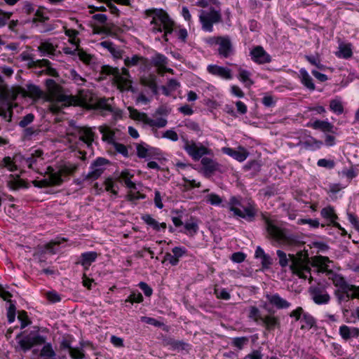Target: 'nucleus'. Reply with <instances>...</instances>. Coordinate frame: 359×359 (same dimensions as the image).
<instances>
[{
    "label": "nucleus",
    "instance_id": "9b49d317",
    "mask_svg": "<svg viewBox=\"0 0 359 359\" xmlns=\"http://www.w3.org/2000/svg\"><path fill=\"white\" fill-rule=\"evenodd\" d=\"M210 46H218V53L222 58H228L233 53V46L229 36H210L205 39Z\"/></svg>",
    "mask_w": 359,
    "mask_h": 359
},
{
    "label": "nucleus",
    "instance_id": "de8ad7c7",
    "mask_svg": "<svg viewBox=\"0 0 359 359\" xmlns=\"http://www.w3.org/2000/svg\"><path fill=\"white\" fill-rule=\"evenodd\" d=\"M27 93L29 96L39 98L42 95V91L37 86L29 84L27 85Z\"/></svg>",
    "mask_w": 359,
    "mask_h": 359
},
{
    "label": "nucleus",
    "instance_id": "2f4dec72",
    "mask_svg": "<svg viewBox=\"0 0 359 359\" xmlns=\"http://www.w3.org/2000/svg\"><path fill=\"white\" fill-rule=\"evenodd\" d=\"M167 123V120L162 117L153 119L148 116L145 122V124L152 128V130H156V128H164L166 126Z\"/></svg>",
    "mask_w": 359,
    "mask_h": 359
},
{
    "label": "nucleus",
    "instance_id": "7c9ffc66",
    "mask_svg": "<svg viewBox=\"0 0 359 359\" xmlns=\"http://www.w3.org/2000/svg\"><path fill=\"white\" fill-rule=\"evenodd\" d=\"M353 55L351 45L350 43H340L339 45V50L336 53V55L340 58L348 59Z\"/></svg>",
    "mask_w": 359,
    "mask_h": 359
},
{
    "label": "nucleus",
    "instance_id": "a878e982",
    "mask_svg": "<svg viewBox=\"0 0 359 359\" xmlns=\"http://www.w3.org/2000/svg\"><path fill=\"white\" fill-rule=\"evenodd\" d=\"M301 144L306 149L315 151L319 149L323 146V143L320 140H318L311 136L306 137L302 142Z\"/></svg>",
    "mask_w": 359,
    "mask_h": 359
},
{
    "label": "nucleus",
    "instance_id": "338daca9",
    "mask_svg": "<svg viewBox=\"0 0 359 359\" xmlns=\"http://www.w3.org/2000/svg\"><path fill=\"white\" fill-rule=\"evenodd\" d=\"M34 116L32 114H28L20 121L19 126L25 128L34 121Z\"/></svg>",
    "mask_w": 359,
    "mask_h": 359
},
{
    "label": "nucleus",
    "instance_id": "49530a36",
    "mask_svg": "<svg viewBox=\"0 0 359 359\" xmlns=\"http://www.w3.org/2000/svg\"><path fill=\"white\" fill-rule=\"evenodd\" d=\"M196 5L197 6L208 9L211 7H216L219 6V2L217 0H198Z\"/></svg>",
    "mask_w": 359,
    "mask_h": 359
},
{
    "label": "nucleus",
    "instance_id": "473e14b6",
    "mask_svg": "<svg viewBox=\"0 0 359 359\" xmlns=\"http://www.w3.org/2000/svg\"><path fill=\"white\" fill-rule=\"evenodd\" d=\"M261 322L268 330H273L275 327L280 324L279 320L277 317L270 315H266L262 317Z\"/></svg>",
    "mask_w": 359,
    "mask_h": 359
},
{
    "label": "nucleus",
    "instance_id": "c756f323",
    "mask_svg": "<svg viewBox=\"0 0 359 359\" xmlns=\"http://www.w3.org/2000/svg\"><path fill=\"white\" fill-rule=\"evenodd\" d=\"M299 78L302 83L310 90H315V85L313 82V79L309 74L307 71L302 68L299 70Z\"/></svg>",
    "mask_w": 359,
    "mask_h": 359
},
{
    "label": "nucleus",
    "instance_id": "4468645a",
    "mask_svg": "<svg viewBox=\"0 0 359 359\" xmlns=\"http://www.w3.org/2000/svg\"><path fill=\"white\" fill-rule=\"evenodd\" d=\"M309 292L312 300L318 305L327 304L330 301V295L323 285L318 284L311 286Z\"/></svg>",
    "mask_w": 359,
    "mask_h": 359
},
{
    "label": "nucleus",
    "instance_id": "6ab92c4d",
    "mask_svg": "<svg viewBox=\"0 0 359 359\" xmlns=\"http://www.w3.org/2000/svg\"><path fill=\"white\" fill-rule=\"evenodd\" d=\"M224 154L233 157L239 162L244 161L248 156V151L243 147H239L238 150L229 147H224L222 149Z\"/></svg>",
    "mask_w": 359,
    "mask_h": 359
},
{
    "label": "nucleus",
    "instance_id": "7ed1b4c3",
    "mask_svg": "<svg viewBox=\"0 0 359 359\" xmlns=\"http://www.w3.org/2000/svg\"><path fill=\"white\" fill-rule=\"evenodd\" d=\"M276 254L279 259V264L282 267L287 266L290 261V269L292 272L300 278L305 280L308 278L309 283H311V269L309 266L307 258H303L302 252L299 253V257L290 254V259L287 257L286 253L280 250H278Z\"/></svg>",
    "mask_w": 359,
    "mask_h": 359
},
{
    "label": "nucleus",
    "instance_id": "c9c22d12",
    "mask_svg": "<svg viewBox=\"0 0 359 359\" xmlns=\"http://www.w3.org/2000/svg\"><path fill=\"white\" fill-rule=\"evenodd\" d=\"M301 323H302L301 325L302 330H310L315 326L316 323L315 318L308 312L305 313L302 318Z\"/></svg>",
    "mask_w": 359,
    "mask_h": 359
},
{
    "label": "nucleus",
    "instance_id": "5fc2aeb1",
    "mask_svg": "<svg viewBox=\"0 0 359 359\" xmlns=\"http://www.w3.org/2000/svg\"><path fill=\"white\" fill-rule=\"evenodd\" d=\"M206 201L212 205H219L222 203V198L219 195L213 193L206 196Z\"/></svg>",
    "mask_w": 359,
    "mask_h": 359
},
{
    "label": "nucleus",
    "instance_id": "ea45409f",
    "mask_svg": "<svg viewBox=\"0 0 359 359\" xmlns=\"http://www.w3.org/2000/svg\"><path fill=\"white\" fill-rule=\"evenodd\" d=\"M305 58L311 65L316 67L318 69L320 70H325L326 69V67L320 62V59L318 55H306Z\"/></svg>",
    "mask_w": 359,
    "mask_h": 359
},
{
    "label": "nucleus",
    "instance_id": "052dcab7",
    "mask_svg": "<svg viewBox=\"0 0 359 359\" xmlns=\"http://www.w3.org/2000/svg\"><path fill=\"white\" fill-rule=\"evenodd\" d=\"M141 321L147 324L154 325L156 327H161L163 325V323L157 320L156 319L147 316L141 317Z\"/></svg>",
    "mask_w": 359,
    "mask_h": 359
},
{
    "label": "nucleus",
    "instance_id": "a18cd8bd",
    "mask_svg": "<svg viewBox=\"0 0 359 359\" xmlns=\"http://www.w3.org/2000/svg\"><path fill=\"white\" fill-rule=\"evenodd\" d=\"M77 55L81 61L86 65H90L93 60V56L86 53L83 49L79 48Z\"/></svg>",
    "mask_w": 359,
    "mask_h": 359
},
{
    "label": "nucleus",
    "instance_id": "aec40b11",
    "mask_svg": "<svg viewBox=\"0 0 359 359\" xmlns=\"http://www.w3.org/2000/svg\"><path fill=\"white\" fill-rule=\"evenodd\" d=\"M267 300L272 306L278 309H286L291 306V304L286 299L282 298L278 294H267Z\"/></svg>",
    "mask_w": 359,
    "mask_h": 359
},
{
    "label": "nucleus",
    "instance_id": "c85d7f7f",
    "mask_svg": "<svg viewBox=\"0 0 359 359\" xmlns=\"http://www.w3.org/2000/svg\"><path fill=\"white\" fill-rule=\"evenodd\" d=\"M77 130L79 140L88 144V146H90L93 141L94 136L91 129L88 128H79Z\"/></svg>",
    "mask_w": 359,
    "mask_h": 359
},
{
    "label": "nucleus",
    "instance_id": "09e8293b",
    "mask_svg": "<svg viewBox=\"0 0 359 359\" xmlns=\"http://www.w3.org/2000/svg\"><path fill=\"white\" fill-rule=\"evenodd\" d=\"M143 301V297L142 294L137 291L132 292L131 294L125 300V303L129 302L133 303H141Z\"/></svg>",
    "mask_w": 359,
    "mask_h": 359
},
{
    "label": "nucleus",
    "instance_id": "13d9d810",
    "mask_svg": "<svg viewBox=\"0 0 359 359\" xmlns=\"http://www.w3.org/2000/svg\"><path fill=\"white\" fill-rule=\"evenodd\" d=\"M215 294L218 299L228 300L231 296L229 292L224 288H215Z\"/></svg>",
    "mask_w": 359,
    "mask_h": 359
},
{
    "label": "nucleus",
    "instance_id": "f8f14e48",
    "mask_svg": "<svg viewBox=\"0 0 359 359\" xmlns=\"http://www.w3.org/2000/svg\"><path fill=\"white\" fill-rule=\"evenodd\" d=\"M181 140L183 142V149L194 161H198L203 156L210 154L209 149L201 144H196L184 136L181 137Z\"/></svg>",
    "mask_w": 359,
    "mask_h": 359
},
{
    "label": "nucleus",
    "instance_id": "3c124183",
    "mask_svg": "<svg viewBox=\"0 0 359 359\" xmlns=\"http://www.w3.org/2000/svg\"><path fill=\"white\" fill-rule=\"evenodd\" d=\"M142 83L143 85L149 88L154 93H157V84L154 77L142 79Z\"/></svg>",
    "mask_w": 359,
    "mask_h": 359
},
{
    "label": "nucleus",
    "instance_id": "680f3d73",
    "mask_svg": "<svg viewBox=\"0 0 359 359\" xmlns=\"http://www.w3.org/2000/svg\"><path fill=\"white\" fill-rule=\"evenodd\" d=\"M69 353L73 359H83L85 357L83 351L78 348H71Z\"/></svg>",
    "mask_w": 359,
    "mask_h": 359
},
{
    "label": "nucleus",
    "instance_id": "5701e85b",
    "mask_svg": "<svg viewBox=\"0 0 359 359\" xmlns=\"http://www.w3.org/2000/svg\"><path fill=\"white\" fill-rule=\"evenodd\" d=\"M309 126L313 128L315 130H320L322 132L324 133H334V126L331 123L328 122L327 121H320V120H316L313 121V123H309Z\"/></svg>",
    "mask_w": 359,
    "mask_h": 359
},
{
    "label": "nucleus",
    "instance_id": "cd10ccee",
    "mask_svg": "<svg viewBox=\"0 0 359 359\" xmlns=\"http://www.w3.org/2000/svg\"><path fill=\"white\" fill-rule=\"evenodd\" d=\"M36 62L39 67L45 68L43 71L45 72L46 74L53 77L59 76L57 71L53 67V65L48 60H39Z\"/></svg>",
    "mask_w": 359,
    "mask_h": 359
},
{
    "label": "nucleus",
    "instance_id": "4c0bfd02",
    "mask_svg": "<svg viewBox=\"0 0 359 359\" xmlns=\"http://www.w3.org/2000/svg\"><path fill=\"white\" fill-rule=\"evenodd\" d=\"M330 109L337 115L344 113V106L339 98H335L330 101Z\"/></svg>",
    "mask_w": 359,
    "mask_h": 359
},
{
    "label": "nucleus",
    "instance_id": "e2e57ef3",
    "mask_svg": "<svg viewBox=\"0 0 359 359\" xmlns=\"http://www.w3.org/2000/svg\"><path fill=\"white\" fill-rule=\"evenodd\" d=\"M184 228L189 233H193V235L198 231V223L194 221L193 222H187L184 224Z\"/></svg>",
    "mask_w": 359,
    "mask_h": 359
},
{
    "label": "nucleus",
    "instance_id": "864d4df0",
    "mask_svg": "<svg viewBox=\"0 0 359 359\" xmlns=\"http://www.w3.org/2000/svg\"><path fill=\"white\" fill-rule=\"evenodd\" d=\"M263 316H261L260 311L258 308L251 306L250 309L249 318L252 319L255 322L259 323L261 322Z\"/></svg>",
    "mask_w": 359,
    "mask_h": 359
},
{
    "label": "nucleus",
    "instance_id": "4d7b16f0",
    "mask_svg": "<svg viewBox=\"0 0 359 359\" xmlns=\"http://www.w3.org/2000/svg\"><path fill=\"white\" fill-rule=\"evenodd\" d=\"M248 341L249 339L247 337H236L233 339L232 344L238 349H242L244 346L248 343Z\"/></svg>",
    "mask_w": 359,
    "mask_h": 359
},
{
    "label": "nucleus",
    "instance_id": "f03ea898",
    "mask_svg": "<svg viewBox=\"0 0 359 359\" xmlns=\"http://www.w3.org/2000/svg\"><path fill=\"white\" fill-rule=\"evenodd\" d=\"M18 341V348L23 351L27 352L34 346L44 344L41 351V355L52 358L55 355V353L50 343H46V337L41 334L39 332H31L29 334L22 336V333H20L16 336Z\"/></svg>",
    "mask_w": 359,
    "mask_h": 359
},
{
    "label": "nucleus",
    "instance_id": "a211bd4d",
    "mask_svg": "<svg viewBox=\"0 0 359 359\" xmlns=\"http://www.w3.org/2000/svg\"><path fill=\"white\" fill-rule=\"evenodd\" d=\"M252 59L257 63L264 64L271 62V56L262 46H257L250 52Z\"/></svg>",
    "mask_w": 359,
    "mask_h": 359
},
{
    "label": "nucleus",
    "instance_id": "e433bc0d",
    "mask_svg": "<svg viewBox=\"0 0 359 359\" xmlns=\"http://www.w3.org/2000/svg\"><path fill=\"white\" fill-rule=\"evenodd\" d=\"M133 176L128 170H124L121 172L119 177L128 189H136V184L130 180Z\"/></svg>",
    "mask_w": 359,
    "mask_h": 359
},
{
    "label": "nucleus",
    "instance_id": "0eeeda50",
    "mask_svg": "<svg viewBox=\"0 0 359 359\" xmlns=\"http://www.w3.org/2000/svg\"><path fill=\"white\" fill-rule=\"evenodd\" d=\"M101 72L113 76V82L120 90H130L132 88L130 75L126 67L119 69L118 67L104 65L102 67Z\"/></svg>",
    "mask_w": 359,
    "mask_h": 359
},
{
    "label": "nucleus",
    "instance_id": "bb28decb",
    "mask_svg": "<svg viewBox=\"0 0 359 359\" xmlns=\"http://www.w3.org/2000/svg\"><path fill=\"white\" fill-rule=\"evenodd\" d=\"M141 219L150 227H151L154 230L158 231L162 229L163 231L166 229L167 226L165 222L159 223L154 218H153L150 215L146 214L143 215Z\"/></svg>",
    "mask_w": 359,
    "mask_h": 359
},
{
    "label": "nucleus",
    "instance_id": "58836bf2",
    "mask_svg": "<svg viewBox=\"0 0 359 359\" xmlns=\"http://www.w3.org/2000/svg\"><path fill=\"white\" fill-rule=\"evenodd\" d=\"M128 109L129 111L130 118L135 120L142 121L144 123H145L146 119L148 117L147 114L144 112H140L138 110L131 107H129Z\"/></svg>",
    "mask_w": 359,
    "mask_h": 359
},
{
    "label": "nucleus",
    "instance_id": "f257e3e1",
    "mask_svg": "<svg viewBox=\"0 0 359 359\" xmlns=\"http://www.w3.org/2000/svg\"><path fill=\"white\" fill-rule=\"evenodd\" d=\"M331 261L327 257L316 256L312 258V266L317 268V272L325 273L337 287L334 294L339 304L348 302L350 299H359V286L348 283L341 275L329 269Z\"/></svg>",
    "mask_w": 359,
    "mask_h": 359
},
{
    "label": "nucleus",
    "instance_id": "bf43d9fd",
    "mask_svg": "<svg viewBox=\"0 0 359 359\" xmlns=\"http://www.w3.org/2000/svg\"><path fill=\"white\" fill-rule=\"evenodd\" d=\"M100 133L102 134V140L109 142H111L114 139V133L108 128H100Z\"/></svg>",
    "mask_w": 359,
    "mask_h": 359
},
{
    "label": "nucleus",
    "instance_id": "a19ab883",
    "mask_svg": "<svg viewBox=\"0 0 359 359\" xmlns=\"http://www.w3.org/2000/svg\"><path fill=\"white\" fill-rule=\"evenodd\" d=\"M320 214L323 217L330 220L331 222L337 218V216L334 213V210L332 207L328 206L322 209Z\"/></svg>",
    "mask_w": 359,
    "mask_h": 359
},
{
    "label": "nucleus",
    "instance_id": "6e6d98bb",
    "mask_svg": "<svg viewBox=\"0 0 359 359\" xmlns=\"http://www.w3.org/2000/svg\"><path fill=\"white\" fill-rule=\"evenodd\" d=\"M65 239L64 238H55V240L49 242L48 243L46 244L45 249L48 251H49L52 254H55L56 252L54 250V246L60 245L62 242H64Z\"/></svg>",
    "mask_w": 359,
    "mask_h": 359
},
{
    "label": "nucleus",
    "instance_id": "37998d69",
    "mask_svg": "<svg viewBox=\"0 0 359 359\" xmlns=\"http://www.w3.org/2000/svg\"><path fill=\"white\" fill-rule=\"evenodd\" d=\"M39 50L43 55H54L55 48L49 42H43L39 46Z\"/></svg>",
    "mask_w": 359,
    "mask_h": 359
},
{
    "label": "nucleus",
    "instance_id": "423d86ee",
    "mask_svg": "<svg viewBox=\"0 0 359 359\" xmlns=\"http://www.w3.org/2000/svg\"><path fill=\"white\" fill-rule=\"evenodd\" d=\"M46 86L53 103L50 105V109L54 113L59 112L62 106L71 104V97L64 95L61 92L60 87L53 79L46 81Z\"/></svg>",
    "mask_w": 359,
    "mask_h": 359
},
{
    "label": "nucleus",
    "instance_id": "412c9836",
    "mask_svg": "<svg viewBox=\"0 0 359 359\" xmlns=\"http://www.w3.org/2000/svg\"><path fill=\"white\" fill-rule=\"evenodd\" d=\"M164 346H170V348L173 351H183L187 350L189 348V344L183 341L175 340L172 337H165L163 339Z\"/></svg>",
    "mask_w": 359,
    "mask_h": 359
},
{
    "label": "nucleus",
    "instance_id": "603ef678",
    "mask_svg": "<svg viewBox=\"0 0 359 359\" xmlns=\"http://www.w3.org/2000/svg\"><path fill=\"white\" fill-rule=\"evenodd\" d=\"M305 313L302 307L298 306L290 313L289 316L294 318L295 321L302 320Z\"/></svg>",
    "mask_w": 359,
    "mask_h": 359
},
{
    "label": "nucleus",
    "instance_id": "f3484780",
    "mask_svg": "<svg viewBox=\"0 0 359 359\" xmlns=\"http://www.w3.org/2000/svg\"><path fill=\"white\" fill-rule=\"evenodd\" d=\"M151 62L157 67L158 73L163 74L165 72L173 73V70L168 68V59L161 53H156L151 58Z\"/></svg>",
    "mask_w": 359,
    "mask_h": 359
},
{
    "label": "nucleus",
    "instance_id": "b1692460",
    "mask_svg": "<svg viewBox=\"0 0 359 359\" xmlns=\"http://www.w3.org/2000/svg\"><path fill=\"white\" fill-rule=\"evenodd\" d=\"M97 257V253L96 252H83L80 256V259L77 262L82 265L85 269H88V267L94 262Z\"/></svg>",
    "mask_w": 359,
    "mask_h": 359
},
{
    "label": "nucleus",
    "instance_id": "c03bdc74",
    "mask_svg": "<svg viewBox=\"0 0 359 359\" xmlns=\"http://www.w3.org/2000/svg\"><path fill=\"white\" fill-rule=\"evenodd\" d=\"M0 167L6 168L11 172H13L17 170V166L15 162L9 156L4 157L2 159V161L0 162Z\"/></svg>",
    "mask_w": 359,
    "mask_h": 359
},
{
    "label": "nucleus",
    "instance_id": "72a5a7b5",
    "mask_svg": "<svg viewBox=\"0 0 359 359\" xmlns=\"http://www.w3.org/2000/svg\"><path fill=\"white\" fill-rule=\"evenodd\" d=\"M201 164L205 172L208 173H212L218 168V164L210 158H203L201 159Z\"/></svg>",
    "mask_w": 359,
    "mask_h": 359
},
{
    "label": "nucleus",
    "instance_id": "8fccbe9b",
    "mask_svg": "<svg viewBox=\"0 0 359 359\" xmlns=\"http://www.w3.org/2000/svg\"><path fill=\"white\" fill-rule=\"evenodd\" d=\"M141 57L138 55H134L132 57H126L124 59V65L127 67H132L135 66H137L140 63V60H141Z\"/></svg>",
    "mask_w": 359,
    "mask_h": 359
},
{
    "label": "nucleus",
    "instance_id": "0e129e2a",
    "mask_svg": "<svg viewBox=\"0 0 359 359\" xmlns=\"http://www.w3.org/2000/svg\"><path fill=\"white\" fill-rule=\"evenodd\" d=\"M18 320L20 321V328L23 329L29 324V320L25 311H21L18 316Z\"/></svg>",
    "mask_w": 359,
    "mask_h": 359
},
{
    "label": "nucleus",
    "instance_id": "1a4fd4ad",
    "mask_svg": "<svg viewBox=\"0 0 359 359\" xmlns=\"http://www.w3.org/2000/svg\"><path fill=\"white\" fill-rule=\"evenodd\" d=\"M262 219L264 220L266 229L268 233L279 245H287L291 243L292 239L287 235L285 231L277 225L276 220L262 215Z\"/></svg>",
    "mask_w": 359,
    "mask_h": 359
},
{
    "label": "nucleus",
    "instance_id": "ddd939ff",
    "mask_svg": "<svg viewBox=\"0 0 359 359\" xmlns=\"http://www.w3.org/2000/svg\"><path fill=\"white\" fill-rule=\"evenodd\" d=\"M81 103L86 107L100 109L107 111H113L112 107L108 103L109 100L106 98L97 99L89 92L81 95Z\"/></svg>",
    "mask_w": 359,
    "mask_h": 359
},
{
    "label": "nucleus",
    "instance_id": "20e7f679",
    "mask_svg": "<svg viewBox=\"0 0 359 359\" xmlns=\"http://www.w3.org/2000/svg\"><path fill=\"white\" fill-rule=\"evenodd\" d=\"M145 14L147 17L151 18V31L154 34L163 32V39L168 41L167 36L172 32L174 27V22L168 14L163 9L158 8L148 9L145 11Z\"/></svg>",
    "mask_w": 359,
    "mask_h": 359
},
{
    "label": "nucleus",
    "instance_id": "6e6552de",
    "mask_svg": "<svg viewBox=\"0 0 359 359\" xmlns=\"http://www.w3.org/2000/svg\"><path fill=\"white\" fill-rule=\"evenodd\" d=\"M230 211L233 212L235 216L243 218L248 222H252L257 214V209L254 204H249L243 207L241 200L239 197L232 196L228 202Z\"/></svg>",
    "mask_w": 359,
    "mask_h": 359
},
{
    "label": "nucleus",
    "instance_id": "79ce46f5",
    "mask_svg": "<svg viewBox=\"0 0 359 359\" xmlns=\"http://www.w3.org/2000/svg\"><path fill=\"white\" fill-rule=\"evenodd\" d=\"M43 152L41 150H36L34 151V154H32L31 156L27 158L25 160V164L27 165V166L29 168H33L34 165L37 162L38 159L41 158L42 156Z\"/></svg>",
    "mask_w": 359,
    "mask_h": 359
},
{
    "label": "nucleus",
    "instance_id": "f704fd0d",
    "mask_svg": "<svg viewBox=\"0 0 359 359\" xmlns=\"http://www.w3.org/2000/svg\"><path fill=\"white\" fill-rule=\"evenodd\" d=\"M238 72V79L243 83L246 87H250L254 83L250 79L251 73L249 71L239 67Z\"/></svg>",
    "mask_w": 359,
    "mask_h": 359
},
{
    "label": "nucleus",
    "instance_id": "39448f33",
    "mask_svg": "<svg viewBox=\"0 0 359 359\" xmlns=\"http://www.w3.org/2000/svg\"><path fill=\"white\" fill-rule=\"evenodd\" d=\"M77 169L76 165H65L58 171L54 172L53 169L48 168L50 172L47 176L41 180H34L33 184L35 187L42 188L50 186H57L62 183V175H69L73 174Z\"/></svg>",
    "mask_w": 359,
    "mask_h": 359
},
{
    "label": "nucleus",
    "instance_id": "9d476101",
    "mask_svg": "<svg viewBox=\"0 0 359 359\" xmlns=\"http://www.w3.org/2000/svg\"><path fill=\"white\" fill-rule=\"evenodd\" d=\"M199 21L204 31L212 32L213 25L222 22V14L219 6L201 10Z\"/></svg>",
    "mask_w": 359,
    "mask_h": 359
},
{
    "label": "nucleus",
    "instance_id": "dca6fc26",
    "mask_svg": "<svg viewBox=\"0 0 359 359\" xmlns=\"http://www.w3.org/2000/svg\"><path fill=\"white\" fill-rule=\"evenodd\" d=\"M209 74L219 77L224 80H231L233 78L232 72L230 69L217 65H209L207 67Z\"/></svg>",
    "mask_w": 359,
    "mask_h": 359
},
{
    "label": "nucleus",
    "instance_id": "69168bd1",
    "mask_svg": "<svg viewBox=\"0 0 359 359\" xmlns=\"http://www.w3.org/2000/svg\"><path fill=\"white\" fill-rule=\"evenodd\" d=\"M104 186H105V190L107 191H110L115 196L117 195L118 192L114 189L115 184L111 178H107L105 180Z\"/></svg>",
    "mask_w": 359,
    "mask_h": 359
},
{
    "label": "nucleus",
    "instance_id": "4be33fe9",
    "mask_svg": "<svg viewBox=\"0 0 359 359\" xmlns=\"http://www.w3.org/2000/svg\"><path fill=\"white\" fill-rule=\"evenodd\" d=\"M339 335L346 341L359 337V328L343 325L339 329Z\"/></svg>",
    "mask_w": 359,
    "mask_h": 359
},
{
    "label": "nucleus",
    "instance_id": "774afa93",
    "mask_svg": "<svg viewBox=\"0 0 359 359\" xmlns=\"http://www.w3.org/2000/svg\"><path fill=\"white\" fill-rule=\"evenodd\" d=\"M317 165L320 167L333 168L334 167L335 163L332 160L320 158L318 161Z\"/></svg>",
    "mask_w": 359,
    "mask_h": 359
},
{
    "label": "nucleus",
    "instance_id": "2eb2a0df",
    "mask_svg": "<svg viewBox=\"0 0 359 359\" xmlns=\"http://www.w3.org/2000/svg\"><path fill=\"white\" fill-rule=\"evenodd\" d=\"M109 163V161L102 157L95 160L90 166V171L86 175V180H97L104 172L105 166Z\"/></svg>",
    "mask_w": 359,
    "mask_h": 359
},
{
    "label": "nucleus",
    "instance_id": "393cba45",
    "mask_svg": "<svg viewBox=\"0 0 359 359\" xmlns=\"http://www.w3.org/2000/svg\"><path fill=\"white\" fill-rule=\"evenodd\" d=\"M99 46L107 49L114 58L119 59L122 57L123 51L118 48L110 41H103L99 43Z\"/></svg>",
    "mask_w": 359,
    "mask_h": 359
}]
</instances>
